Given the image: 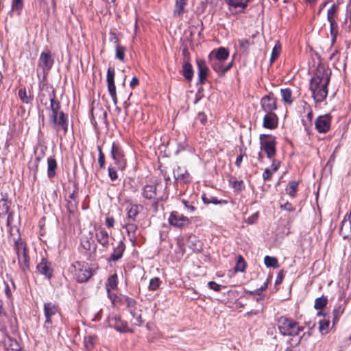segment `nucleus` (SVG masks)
<instances>
[{"instance_id": "nucleus-1", "label": "nucleus", "mask_w": 351, "mask_h": 351, "mask_svg": "<svg viewBox=\"0 0 351 351\" xmlns=\"http://www.w3.org/2000/svg\"><path fill=\"white\" fill-rule=\"evenodd\" d=\"M331 72L323 66L318 67L310 82V90L317 103L322 102L328 95V86Z\"/></svg>"}, {"instance_id": "nucleus-2", "label": "nucleus", "mask_w": 351, "mask_h": 351, "mask_svg": "<svg viewBox=\"0 0 351 351\" xmlns=\"http://www.w3.org/2000/svg\"><path fill=\"white\" fill-rule=\"evenodd\" d=\"M277 324L278 330L283 336L295 337L304 330V327L300 326L298 322L285 316L280 317Z\"/></svg>"}, {"instance_id": "nucleus-3", "label": "nucleus", "mask_w": 351, "mask_h": 351, "mask_svg": "<svg viewBox=\"0 0 351 351\" xmlns=\"http://www.w3.org/2000/svg\"><path fill=\"white\" fill-rule=\"evenodd\" d=\"M43 310L45 318L43 327L47 333L51 335L54 328V323L60 316L59 307L52 302H47L44 304Z\"/></svg>"}, {"instance_id": "nucleus-4", "label": "nucleus", "mask_w": 351, "mask_h": 351, "mask_svg": "<svg viewBox=\"0 0 351 351\" xmlns=\"http://www.w3.org/2000/svg\"><path fill=\"white\" fill-rule=\"evenodd\" d=\"M71 271L79 282H86L93 275L92 270L84 262L76 261L71 265Z\"/></svg>"}, {"instance_id": "nucleus-5", "label": "nucleus", "mask_w": 351, "mask_h": 351, "mask_svg": "<svg viewBox=\"0 0 351 351\" xmlns=\"http://www.w3.org/2000/svg\"><path fill=\"white\" fill-rule=\"evenodd\" d=\"M261 148L265 152L268 158H273L276 154V138L270 134L260 135Z\"/></svg>"}, {"instance_id": "nucleus-6", "label": "nucleus", "mask_w": 351, "mask_h": 351, "mask_svg": "<svg viewBox=\"0 0 351 351\" xmlns=\"http://www.w3.org/2000/svg\"><path fill=\"white\" fill-rule=\"evenodd\" d=\"M110 155L117 165L118 169L123 170L126 167V159L123 151L119 143H113L111 147Z\"/></svg>"}, {"instance_id": "nucleus-7", "label": "nucleus", "mask_w": 351, "mask_h": 351, "mask_svg": "<svg viewBox=\"0 0 351 351\" xmlns=\"http://www.w3.org/2000/svg\"><path fill=\"white\" fill-rule=\"evenodd\" d=\"M332 117L329 114L319 116L315 121V127L319 133H326L330 130Z\"/></svg>"}, {"instance_id": "nucleus-8", "label": "nucleus", "mask_w": 351, "mask_h": 351, "mask_svg": "<svg viewBox=\"0 0 351 351\" xmlns=\"http://www.w3.org/2000/svg\"><path fill=\"white\" fill-rule=\"evenodd\" d=\"M53 58L49 50L47 49L40 53L38 66L40 67L43 72H48L53 64Z\"/></svg>"}, {"instance_id": "nucleus-9", "label": "nucleus", "mask_w": 351, "mask_h": 351, "mask_svg": "<svg viewBox=\"0 0 351 351\" xmlns=\"http://www.w3.org/2000/svg\"><path fill=\"white\" fill-rule=\"evenodd\" d=\"M115 71L112 68H108L107 71L106 81L108 84V90L112 97L113 103L116 105L117 104V97L116 86L114 84Z\"/></svg>"}, {"instance_id": "nucleus-10", "label": "nucleus", "mask_w": 351, "mask_h": 351, "mask_svg": "<svg viewBox=\"0 0 351 351\" xmlns=\"http://www.w3.org/2000/svg\"><path fill=\"white\" fill-rule=\"evenodd\" d=\"M168 220L170 225L177 228H182L190 223V220L188 217L177 211L171 212Z\"/></svg>"}, {"instance_id": "nucleus-11", "label": "nucleus", "mask_w": 351, "mask_h": 351, "mask_svg": "<svg viewBox=\"0 0 351 351\" xmlns=\"http://www.w3.org/2000/svg\"><path fill=\"white\" fill-rule=\"evenodd\" d=\"M108 326L120 332H132L128 328V323L119 317L110 316L108 319Z\"/></svg>"}, {"instance_id": "nucleus-12", "label": "nucleus", "mask_w": 351, "mask_h": 351, "mask_svg": "<svg viewBox=\"0 0 351 351\" xmlns=\"http://www.w3.org/2000/svg\"><path fill=\"white\" fill-rule=\"evenodd\" d=\"M10 202L8 200L5 195L0 193V217L8 215L7 226H9L12 221V215L9 213Z\"/></svg>"}, {"instance_id": "nucleus-13", "label": "nucleus", "mask_w": 351, "mask_h": 351, "mask_svg": "<svg viewBox=\"0 0 351 351\" xmlns=\"http://www.w3.org/2000/svg\"><path fill=\"white\" fill-rule=\"evenodd\" d=\"M261 106L265 113L274 112L277 109L276 99L272 94H269L261 99Z\"/></svg>"}, {"instance_id": "nucleus-14", "label": "nucleus", "mask_w": 351, "mask_h": 351, "mask_svg": "<svg viewBox=\"0 0 351 351\" xmlns=\"http://www.w3.org/2000/svg\"><path fill=\"white\" fill-rule=\"evenodd\" d=\"M50 121L56 131L63 130L64 134L67 132V116L63 112H60L59 116L56 117V119H52Z\"/></svg>"}, {"instance_id": "nucleus-15", "label": "nucleus", "mask_w": 351, "mask_h": 351, "mask_svg": "<svg viewBox=\"0 0 351 351\" xmlns=\"http://www.w3.org/2000/svg\"><path fill=\"white\" fill-rule=\"evenodd\" d=\"M49 99L50 101V110H51V114L50 116V120L52 119H56V117L59 116L60 103L58 100L56 99V95L53 90L48 91Z\"/></svg>"}, {"instance_id": "nucleus-16", "label": "nucleus", "mask_w": 351, "mask_h": 351, "mask_svg": "<svg viewBox=\"0 0 351 351\" xmlns=\"http://www.w3.org/2000/svg\"><path fill=\"white\" fill-rule=\"evenodd\" d=\"M66 201V209L70 214H74L77 210L78 201H77V190H74L68 197Z\"/></svg>"}, {"instance_id": "nucleus-17", "label": "nucleus", "mask_w": 351, "mask_h": 351, "mask_svg": "<svg viewBox=\"0 0 351 351\" xmlns=\"http://www.w3.org/2000/svg\"><path fill=\"white\" fill-rule=\"evenodd\" d=\"M197 69H198V83L203 84L207 79L208 67L202 59L196 60Z\"/></svg>"}, {"instance_id": "nucleus-18", "label": "nucleus", "mask_w": 351, "mask_h": 351, "mask_svg": "<svg viewBox=\"0 0 351 351\" xmlns=\"http://www.w3.org/2000/svg\"><path fill=\"white\" fill-rule=\"evenodd\" d=\"M210 64L213 69L218 73L219 75L225 74L230 69L232 65V62L229 64H224V61L219 60L215 61V60H209Z\"/></svg>"}, {"instance_id": "nucleus-19", "label": "nucleus", "mask_w": 351, "mask_h": 351, "mask_svg": "<svg viewBox=\"0 0 351 351\" xmlns=\"http://www.w3.org/2000/svg\"><path fill=\"white\" fill-rule=\"evenodd\" d=\"M229 56L228 50L223 47L218 48L217 49L213 50L208 55V60H217L225 61Z\"/></svg>"}, {"instance_id": "nucleus-20", "label": "nucleus", "mask_w": 351, "mask_h": 351, "mask_svg": "<svg viewBox=\"0 0 351 351\" xmlns=\"http://www.w3.org/2000/svg\"><path fill=\"white\" fill-rule=\"evenodd\" d=\"M278 118L276 113H265L263 117V126L267 129H275L278 126Z\"/></svg>"}, {"instance_id": "nucleus-21", "label": "nucleus", "mask_w": 351, "mask_h": 351, "mask_svg": "<svg viewBox=\"0 0 351 351\" xmlns=\"http://www.w3.org/2000/svg\"><path fill=\"white\" fill-rule=\"evenodd\" d=\"M95 237L97 241L104 247H108L110 241V235L108 232L103 228H99L95 230Z\"/></svg>"}, {"instance_id": "nucleus-22", "label": "nucleus", "mask_w": 351, "mask_h": 351, "mask_svg": "<svg viewBox=\"0 0 351 351\" xmlns=\"http://www.w3.org/2000/svg\"><path fill=\"white\" fill-rule=\"evenodd\" d=\"M123 228L126 230L130 240L134 243L137 238L138 225L135 222L124 221Z\"/></svg>"}, {"instance_id": "nucleus-23", "label": "nucleus", "mask_w": 351, "mask_h": 351, "mask_svg": "<svg viewBox=\"0 0 351 351\" xmlns=\"http://www.w3.org/2000/svg\"><path fill=\"white\" fill-rule=\"evenodd\" d=\"M143 207L141 205L132 204L129 208H127V217L124 219V221H129L132 222H136V217L138 215L141 210Z\"/></svg>"}, {"instance_id": "nucleus-24", "label": "nucleus", "mask_w": 351, "mask_h": 351, "mask_svg": "<svg viewBox=\"0 0 351 351\" xmlns=\"http://www.w3.org/2000/svg\"><path fill=\"white\" fill-rule=\"evenodd\" d=\"M81 245L86 251L94 253L96 252L97 245L90 234L82 237Z\"/></svg>"}, {"instance_id": "nucleus-25", "label": "nucleus", "mask_w": 351, "mask_h": 351, "mask_svg": "<svg viewBox=\"0 0 351 351\" xmlns=\"http://www.w3.org/2000/svg\"><path fill=\"white\" fill-rule=\"evenodd\" d=\"M125 250V245L122 241H120L118 245L114 247L113 252L111 254L110 256L108 258L109 261L116 262L121 258Z\"/></svg>"}, {"instance_id": "nucleus-26", "label": "nucleus", "mask_w": 351, "mask_h": 351, "mask_svg": "<svg viewBox=\"0 0 351 351\" xmlns=\"http://www.w3.org/2000/svg\"><path fill=\"white\" fill-rule=\"evenodd\" d=\"M13 250L17 257L27 252L26 243L22 240L20 235L16 239H14Z\"/></svg>"}, {"instance_id": "nucleus-27", "label": "nucleus", "mask_w": 351, "mask_h": 351, "mask_svg": "<svg viewBox=\"0 0 351 351\" xmlns=\"http://www.w3.org/2000/svg\"><path fill=\"white\" fill-rule=\"evenodd\" d=\"M186 4L187 0H176L173 16L182 18L183 14L186 12Z\"/></svg>"}, {"instance_id": "nucleus-28", "label": "nucleus", "mask_w": 351, "mask_h": 351, "mask_svg": "<svg viewBox=\"0 0 351 351\" xmlns=\"http://www.w3.org/2000/svg\"><path fill=\"white\" fill-rule=\"evenodd\" d=\"M282 101L287 106H291L294 101L293 91L290 88H282L280 90Z\"/></svg>"}, {"instance_id": "nucleus-29", "label": "nucleus", "mask_w": 351, "mask_h": 351, "mask_svg": "<svg viewBox=\"0 0 351 351\" xmlns=\"http://www.w3.org/2000/svg\"><path fill=\"white\" fill-rule=\"evenodd\" d=\"M38 271L47 278H50L52 276V269L47 261L43 258L42 261L37 265Z\"/></svg>"}, {"instance_id": "nucleus-30", "label": "nucleus", "mask_w": 351, "mask_h": 351, "mask_svg": "<svg viewBox=\"0 0 351 351\" xmlns=\"http://www.w3.org/2000/svg\"><path fill=\"white\" fill-rule=\"evenodd\" d=\"M18 265L23 272H27L29 270V257L27 252L23 254H21L17 257Z\"/></svg>"}, {"instance_id": "nucleus-31", "label": "nucleus", "mask_w": 351, "mask_h": 351, "mask_svg": "<svg viewBox=\"0 0 351 351\" xmlns=\"http://www.w3.org/2000/svg\"><path fill=\"white\" fill-rule=\"evenodd\" d=\"M226 3L230 6L241 12L247 7L249 0H226Z\"/></svg>"}, {"instance_id": "nucleus-32", "label": "nucleus", "mask_w": 351, "mask_h": 351, "mask_svg": "<svg viewBox=\"0 0 351 351\" xmlns=\"http://www.w3.org/2000/svg\"><path fill=\"white\" fill-rule=\"evenodd\" d=\"M4 346L7 351H20L21 349L19 342L10 337L5 339Z\"/></svg>"}, {"instance_id": "nucleus-33", "label": "nucleus", "mask_w": 351, "mask_h": 351, "mask_svg": "<svg viewBox=\"0 0 351 351\" xmlns=\"http://www.w3.org/2000/svg\"><path fill=\"white\" fill-rule=\"evenodd\" d=\"M132 318L131 319V322L134 326H140L143 324V320L142 319L141 309L138 308H135L132 311H129Z\"/></svg>"}, {"instance_id": "nucleus-34", "label": "nucleus", "mask_w": 351, "mask_h": 351, "mask_svg": "<svg viewBox=\"0 0 351 351\" xmlns=\"http://www.w3.org/2000/svg\"><path fill=\"white\" fill-rule=\"evenodd\" d=\"M142 195L147 199H153L156 195V186L147 184L143 187Z\"/></svg>"}, {"instance_id": "nucleus-35", "label": "nucleus", "mask_w": 351, "mask_h": 351, "mask_svg": "<svg viewBox=\"0 0 351 351\" xmlns=\"http://www.w3.org/2000/svg\"><path fill=\"white\" fill-rule=\"evenodd\" d=\"M174 178L178 181H181L184 183H186L190 182V175L186 171H184V172H182L180 167H178L176 170H174Z\"/></svg>"}, {"instance_id": "nucleus-36", "label": "nucleus", "mask_w": 351, "mask_h": 351, "mask_svg": "<svg viewBox=\"0 0 351 351\" xmlns=\"http://www.w3.org/2000/svg\"><path fill=\"white\" fill-rule=\"evenodd\" d=\"M18 95L20 100L24 104H30L33 100V95L31 92L27 91L25 88H20Z\"/></svg>"}, {"instance_id": "nucleus-37", "label": "nucleus", "mask_w": 351, "mask_h": 351, "mask_svg": "<svg viewBox=\"0 0 351 351\" xmlns=\"http://www.w3.org/2000/svg\"><path fill=\"white\" fill-rule=\"evenodd\" d=\"M57 162L55 158L49 157L47 158V176L49 178H53L56 173Z\"/></svg>"}, {"instance_id": "nucleus-38", "label": "nucleus", "mask_w": 351, "mask_h": 351, "mask_svg": "<svg viewBox=\"0 0 351 351\" xmlns=\"http://www.w3.org/2000/svg\"><path fill=\"white\" fill-rule=\"evenodd\" d=\"M345 307L341 304H337L332 310V324L335 325L343 314Z\"/></svg>"}, {"instance_id": "nucleus-39", "label": "nucleus", "mask_w": 351, "mask_h": 351, "mask_svg": "<svg viewBox=\"0 0 351 351\" xmlns=\"http://www.w3.org/2000/svg\"><path fill=\"white\" fill-rule=\"evenodd\" d=\"M182 73L185 79L191 81L193 77V69L191 64L189 62L184 63Z\"/></svg>"}, {"instance_id": "nucleus-40", "label": "nucleus", "mask_w": 351, "mask_h": 351, "mask_svg": "<svg viewBox=\"0 0 351 351\" xmlns=\"http://www.w3.org/2000/svg\"><path fill=\"white\" fill-rule=\"evenodd\" d=\"M119 301L122 304L127 306L129 311H132V310L137 307L136 300L128 296H123L120 298Z\"/></svg>"}, {"instance_id": "nucleus-41", "label": "nucleus", "mask_w": 351, "mask_h": 351, "mask_svg": "<svg viewBox=\"0 0 351 351\" xmlns=\"http://www.w3.org/2000/svg\"><path fill=\"white\" fill-rule=\"evenodd\" d=\"M298 184L299 183L297 181L289 182L285 189L286 193L291 197H295L298 189Z\"/></svg>"}, {"instance_id": "nucleus-42", "label": "nucleus", "mask_w": 351, "mask_h": 351, "mask_svg": "<svg viewBox=\"0 0 351 351\" xmlns=\"http://www.w3.org/2000/svg\"><path fill=\"white\" fill-rule=\"evenodd\" d=\"M118 285V276L117 274H114L108 277L106 283V290L115 289Z\"/></svg>"}, {"instance_id": "nucleus-43", "label": "nucleus", "mask_w": 351, "mask_h": 351, "mask_svg": "<svg viewBox=\"0 0 351 351\" xmlns=\"http://www.w3.org/2000/svg\"><path fill=\"white\" fill-rule=\"evenodd\" d=\"M125 51L126 48L120 45L115 47V57L122 62H125Z\"/></svg>"}, {"instance_id": "nucleus-44", "label": "nucleus", "mask_w": 351, "mask_h": 351, "mask_svg": "<svg viewBox=\"0 0 351 351\" xmlns=\"http://www.w3.org/2000/svg\"><path fill=\"white\" fill-rule=\"evenodd\" d=\"M246 267V263L241 255L238 256L234 267L235 272H243Z\"/></svg>"}, {"instance_id": "nucleus-45", "label": "nucleus", "mask_w": 351, "mask_h": 351, "mask_svg": "<svg viewBox=\"0 0 351 351\" xmlns=\"http://www.w3.org/2000/svg\"><path fill=\"white\" fill-rule=\"evenodd\" d=\"M203 202L205 204H226L225 200H218L215 197H207L206 195L203 194L202 196Z\"/></svg>"}, {"instance_id": "nucleus-46", "label": "nucleus", "mask_w": 351, "mask_h": 351, "mask_svg": "<svg viewBox=\"0 0 351 351\" xmlns=\"http://www.w3.org/2000/svg\"><path fill=\"white\" fill-rule=\"evenodd\" d=\"M330 23V32L332 36V44L336 41L337 36L338 34L337 23L336 21H329Z\"/></svg>"}, {"instance_id": "nucleus-47", "label": "nucleus", "mask_w": 351, "mask_h": 351, "mask_svg": "<svg viewBox=\"0 0 351 351\" xmlns=\"http://www.w3.org/2000/svg\"><path fill=\"white\" fill-rule=\"evenodd\" d=\"M328 303V299L326 297L322 295V297L317 298L315 300L314 308L317 310H321L326 306Z\"/></svg>"}, {"instance_id": "nucleus-48", "label": "nucleus", "mask_w": 351, "mask_h": 351, "mask_svg": "<svg viewBox=\"0 0 351 351\" xmlns=\"http://www.w3.org/2000/svg\"><path fill=\"white\" fill-rule=\"evenodd\" d=\"M330 322L323 319L319 322V331L322 334H327L329 332Z\"/></svg>"}, {"instance_id": "nucleus-49", "label": "nucleus", "mask_w": 351, "mask_h": 351, "mask_svg": "<svg viewBox=\"0 0 351 351\" xmlns=\"http://www.w3.org/2000/svg\"><path fill=\"white\" fill-rule=\"evenodd\" d=\"M95 337L92 335L86 336L84 337V346L87 350H91L95 345Z\"/></svg>"}, {"instance_id": "nucleus-50", "label": "nucleus", "mask_w": 351, "mask_h": 351, "mask_svg": "<svg viewBox=\"0 0 351 351\" xmlns=\"http://www.w3.org/2000/svg\"><path fill=\"white\" fill-rule=\"evenodd\" d=\"M264 263L267 267L276 268L278 267V260L275 257L266 256L264 258Z\"/></svg>"}, {"instance_id": "nucleus-51", "label": "nucleus", "mask_w": 351, "mask_h": 351, "mask_svg": "<svg viewBox=\"0 0 351 351\" xmlns=\"http://www.w3.org/2000/svg\"><path fill=\"white\" fill-rule=\"evenodd\" d=\"M280 51H281V46H280V43L278 42L275 44V45L272 49V52H271V58H270L271 62H274L278 58V56L280 53Z\"/></svg>"}, {"instance_id": "nucleus-52", "label": "nucleus", "mask_w": 351, "mask_h": 351, "mask_svg": "<svg viewBox=\"0 0 351 351\" xmlns=\"http://www.w3.org/2000/svg\"><path fill=\"white\" fill-rule=\"evenodd\" d=\"M23 8V0H12V10L17 12L18 14H20L21 11Z\"/></svg>"}, {"instance_id": "nucleus-53", "label": "nucleus", "mask_w": 351, "mask_h": 351, "mask_svg": "<svg viewBox=\"0 0 351 351\" xmlns=\"http://www.w3.org/2000/svg\"><path fill=\"white\" fill-rule=\"evenodd\" d=\"M338 6L333 4L327 12V19L328 21H335V16L337 11Z\"/></svg>"}, {"instance_id": "nucleus-54", "label": "nucleus", "mask_w": 351, "mask_h": 351, "mask_svg": "<svg viewBox=\"0 0 351 351\" xmlns=\"http://www.w3.org/2000/svg\"><path fill=\"white\" fill-rule=\"evenodd\" d=\"M161 282L158 277L153 278L150 280L149 284V289L151 291L156 290L160 285Z\"/></svg>"}, {"instance_id": "nucleus-55", "label": "nucleus", "mask_w": 351, "mask_h": 351, "mask_svg": "<svg viewBox=\"0 0 351 351\" xmlns=\"http://www.w3.org/2000/svg\"><path fill=\"white\" fill-rule=\"evenodd\" d=\"M98 151H99V157H98V163L99 165V167L101 169L105 168V156L103 153L100 147H98Z\"/></svg>"}, {"instance_id": "nucleus-56", "label": "nucleus", "mask_w": 351, "mask_h": 351, "mask_svg": "<svg viewBox=\"0 0 351 351\" xmlns=\"http://www.w3.org/2000/svg\"><path fill=\"white\" fill-rule=\"evenodd\" d=\"M108 176L112 181H114L117 179L118 175L117 171L114 167L110 165L108 169Z\"/></svg>"}, {"instance_id": "nucleus-57", "label": "nucleus", "mask_w": 351, "mask_h": 351, "mask_svg": "<svg viewBox=\"0 0 351 351\" xmlns=\"http://www.w3.org/2000/svg\"><path fill=\"white\" fill-rule=\"evenodd\" d=\"M109 40L110 42L112 43L115 47L117 46V45H120V41H119V38H118V36H117V34L113 32H110L109 33Z\"/></svg>"}, {"instance_id": "nucleus-58", "label": "nucleus", "mask_w": 351, "mask_h": 351, "mask_svg": "<svg viewBox=\"0 0 351 351\" xmlns=\"http://www.w3.org/2000/svg\"><path fill=\"white\" fill-rule=\"evenodd\" d=\"M280 208L289 212H293L295 210V208L292 206V204L288 202L285 204H281L280 206Z\"/></svg>"}, {"instance_id": "nucleus-59", "label": "nucleus", "mask_w": 351, "mask_h": 351, "mask_svg": "<svg viewBox=\"0 0 351 351\" xmlns=\"http://www.w3.org/2000/svg\"><path fill=\"white\" fill-rule=\"evenodd\" d=\"M239 43L240 47L245 50L247 49L250 45V41L246 38L239 40Z\"/></svg>"}, {"instance_id": "nucleus-60", "label": "nucleus", "mask_w": 351, "mask_h": 351, "mask_svg": "<svg viewBox=\"0 0 351 351\" xmlns=\"http://www.w3.org/2000/svg\"><path fill=\"white\" fill-rule=\"evenodd\" d=\"M258 216H259V214L258 212L252 214L251 216H250L246 221L248 224H254L256 222V221L258 220Z\"/></svg>"}, {"instance_id": "nucleus-61", "label": "nucleus", "mask_w": 351, "mask_h": 351, "mask_svg": "<svg viewBox=\"0 0 351 351\" xmlns=\"http://www.w3.org/2000/svg\"><path fill=\"white\" fill-rule=\"evenodd\" d=\"M208 286L210 289H213L215 291H219L221 290V286L214 281H210L208 283Z\"/></svg>"}, {"instance_id": "nucleus-62", "label": "nucleus", "mask_w": 351, "mask_h": 351, "mask_svg": "<svg viewBox=\"0 0 351 351\" xmlns=\"http://www.w3.org/2000/svg\"><path fill=\"white\" fill-rule=\"evenodd\" d=\"M273 171L269 169H265L263 173V178L264 180H269L271 178Z\"/></svg>"}, {"instance_id": "nucleus-63", "label": "nucleus", "mask_w": 351, "mask_h": 351, "mask_svg": "<svg viewBox=\"0 0 351 351\" xmlns=\"http://www.w3.org/2000/svg\"><path fill=\"white\" fill-rule=\"evenodd\" d=\"M107 292L112 304L113 305L115 304L117 296L116 295V294L111 293L110 290H107Z\"/></svg>"}, {"instance_id": "nucleus-64", "label": "nucleus", "mask_w": 351, "mask_h": 351, "mask_svg": "<svg viewBox=\"0 0 351 351\" xmlns=\"http://www.w3.org/2000/svg\"><path fill=\"white\" fill-rule=\"evenodd\" d=\"M114 224V219L112 217H107L106 219V226L108 228H112Z\"/></svg>"}]
</instances>
